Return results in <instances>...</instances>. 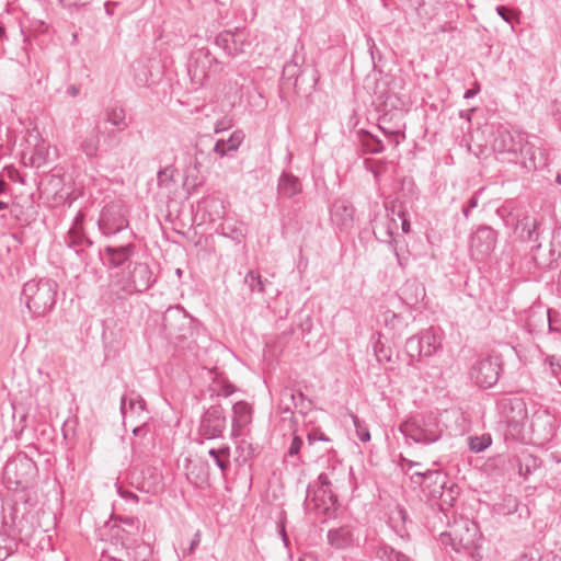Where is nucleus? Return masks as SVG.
<instances>
[{"instance_id":"a18cd8bd","label":"nucleus","mask_w":561,"mask_h":561,"mask_svg":"<svg viewBox=\"0 0 561 561\" xmlns=\"http://www.w3.org/2000/svg\"><path fill=\"white\" fill-rule=\"evenodd\" d=\"M478 204H479V192H477L476 194H473V195L469 198V201H468L467 205H465V206L462 207V214H463V216H465V218H466V219H468V218H469L470 211H471L473 208H476V207L478 206Z\"/></svg>"},{"instance_id":"39448f33","label":"nucleus","mask_w":561,"mask_h":561,"mask_svg":"<svg viewBox=\"0 0 561 561\" xmlns=\"http://www.w3.org/2000/svg\"><path fill=\"white\" fill-rule=\"evenodd\" d=\"M162 328L165 335L174 342L181 343L194 334L193 318L181 306L170 307L162 317Z\"/></svg>"},{"instance_id":"72a5a7b5","label":"nucleus","mask_w":561,"mask_h":561,"mask_svg":"<svg viewBox=\"0 0 561 561\" xmlns=\"http://www.w3.org/2000/svg\"><path fill=\"white\" fill-rule=\"evenodd\" d=\"M394 225H396L394 220H388L386 224H383L381 227H379V232L381 234H383V237H386V238H382L381 241L389 243V245L392 249V251L394 252L396 256L399 259V253L397 250L398 241L393 237V231H392V226H394Z\"/></svg>"},{"instance_id":"cd10ccee","label":"nucleus","mask_w":561,"mask_h":561,"mask_svg":"<svg viewBox=\"0 0 561 561\" xmlns=\"http://www.w3.org/2000/svg\"><path fill=\"white\" fill-rule=\"evenodd\" d=\"M208 455L214 459V462L225 477L227 470L230 468V447L224 445L219 448H210Z\"/></svg>"},{"instance_id":"2eb2a0df","label":"nucleus","mask_w":561,"mask_h":561,"mask_svg":"<svg viewBox=\"0 0 561 561\" xmlns=\"http://www.w3.org/2000/svg\"><path fill=\"white\" fill-rule=\"evenodd\" d=\"M495 230L488 226H481L471 236L470 251L476 260L482 261L492 253V251L495 249Z\"/></svg>"},{"instance_id":"7ed1b4c3","label":"nucleus","mask_w":561,"mask_h":561,"mask_svg":"<svg viewBox=\"0 0 561 561\" xmlns=\"http://www.w3.org/2000/svg\"><path fill=\"white\" fill-rule=\"evenodd\" d=\"M492 148L495 152L499 153H522L526 151V154H529L530 160L533 162V167L535 169L542 168L546 165V158L542 152H539L540 158L537 162V158L533 152L531 147H526L524 136L518 131H512L506 128H500L496 130L494 135V139L492 142Z\"/></svg>"},{"instance_id":"58836bf2","label":"nucleus","mask_w":561,"mask_h":561,"mask_svg":"<svg viewBox=\"0 0 561 561\" xmlns=\"http://www.w3.org/2000/svg\"><path fill=\"white\" fill-rule=\"evenodd\" d=\"M414 476L421 477L434 484H438L439 489H443L445 485V476L439 471L428 470L426 472H415Z\"/></svg>"},{"instance_id":"c03bdc74","label":"nucleus","mask_w":561,"mask_h":561,"mask_svg":"<svg viewBox=\"0 0 561 561\" xmlns=\"http://www.w3.org/2000/svg\"><path fill=\"white\" fill-rule=\"evenodd\" d=\"M416 14L423 20H431L433 16V12L426 9V3L424 0L417 1L414 5Z\"/></svg>"},{"instance_id":"20e7f679","label":"nucleus","mask_w":561,"mask_h":561,"mask_svg":"<svg viewBox=\"0 0 561 561\" xmlns=\"http://www.w3.org/2000/svg\"><path fill=\"white\" fill-rule=\"evenodd\" d=\"M399 431L407 440L411 439L416 444L424 445L437 442L443 433V428L435 416L403 422L400 424Z\"/></svg>"},{"instance_id":"a878e982","label":"nucleus","mask_w":561,"mask_h":561,"mask_svg":"<svg viewBox=\"0 0 561 561\" xmlns=\"http://www.w3.org/2000/svg\"><path fill=\"white\" fill-rule=\"evenodd\" d=\"M21 511L18 500L0 499V534L8 535L12 526V516Z\"/></svg>"},{"instance_id":"b1692460","label":"nucleus","mask_w":561,"mask_h":561,"mask_svg":"<svg viewBox=\"0 0 561 561\" xmlns=\"http://www.w3.org/2000/svg\"><path fill=\"white\" fill-rule=\"evenodd\" d=\"M252 420V409L244 401H238L232 407V434L238 435L239 432L247 426Z\"/></svg>"},{"instance_id":"0eeeda50","label":"nucleus","mask_w":561,"mask_h":561,"mask_svg":"<svg viewBox=\"0 0 561 561\" xmlns=\"http://www.w3.org/2000/svg\"><path fill=\"white\" fill-rule=\"evenodd\" d=\"M114 282L125 293H144L156 283V277L147 263H135L127 277Z\"/></svg>"},{"instance_id":"4d7b16f0","label":"nucleus","mask_w":561,"mask_h":561,"mask_svg":"<svg viewBox=\"0 0 561 561\" xmlns=\"http://www.w3.org/2000/svg\"><path fill=\"white\" fill-rule=\"evenodd\" d=\"M204 151L199 148L196 147V150H195V158H194V170L196 172H199V168L202 165L201 163V158L204 156Z\"/></svg>"},{"instance_id":"423d86ee","label":"nucleus","mask_w":561,"mask_h":561,"mask_svg":"<svg viewBox=\"0 0 561 561\" xmlns=\"http://www.w3.org/2000/svg\"><path fill=\"white\" fill-rule=\"evenodd\" d=\"M128 226L127 208L122 202H112L102 208L98 220V227L102 234L114 236Z\"/></svg>"},{"instance_id":"f8f14e48","label":"nucleus","mask_w":561,"mask_h":561,"mask_svg":"<svg viewBox=\"0 0 561 561\" xmlns=\"http://www.w3.org/2000/svg\"><path fill=\"white\" fill-rule=\"evenodd\" d=\"M442 346L440 337L432 330H426L420 335L407 340V352L411 357H428Z\"/></svg>"},{"instance_id":"338daca9","label":"nucleus","mask_w":561,"mask_h":561,"mask_svg":"<svg viewBox=\"0 0 561 561\" xmlns=\"http://www.w3.org/2000/svg\"><path fill=\"white\" fill-rule=\"evenodd\" d=\"M402 462L409 468L411 469L413 466H416L419 465L417 462H414L412 460H409V459H405V458H402Z\"/></svg>"},{"instance_id":"864d4df0","label":"nucleus","mask_w":561,"mask_h":561,"mask_svg":"<svg viewBox=\"0 0 561 561\" xmlns=\"http://www.w3.org/2000/svg\"><path fill=\"white\" fill-rule=\"evenodd\" d=\"M375 353H376V356H377V359L378 362H390L391 360V356L389 354H387L382 347H379V345H375Z\"/></svg>"},{"instance_id":"393cba45","label":"nucleus","mask_w":561,"mask_h":561,"mask_svg":"<svg viewBox=\"0 0 561 561\" xmlns=\"http://www.w3.org/2000/svg\"><path fill=\"white\" fill-rule=\"evenodd\" d=\"M300 180L291 173L283 172L278 179L277 194L283 198H291L301 193Z\"/></svg>"},{"instance_id":"aec40b11","label":"nucleus","mask_w":561,"mask_h":561,"mask_svg":"<svg viewBox=\"0 0 561 561\" xmlns=\"http://www.w3.org/2000/svg\"><path fill=\"white\" fill-rule=\"evenodd\" d=\"M399 295L404 305L413 308L425 298V287L416 279H409L400 288Z\"/></svg>"},{"instance_id":"f03ea898","label":"nucleus","mask_w":561,"mask_h":561,"mask_svg":"<svg viewBox=\"0 0 561 561\" xmlns=\"http://www.w3.org/2000/svg\"><path fill=\"white\" fill-rule=\"evenodd\" d=\"M37 474L36 463L25 454H18L4 467V479L10 489L27 490Z\"/></svg>"},{"instance_id":"c9c22d12","label":"nucleus","mask_w":561,"mask_h":561,"mask_svg":"<svg viewBox=\"0 0 561 561\" xmlns=\"http://www.w3.org/2000/svg\"><path fill=\"white\" fill-rule=\"evenodd\" d=\"M492 443L490 435L473 436L469 438V448L473 453L485 450Z\"/></svg>"},{"instance_id":"13d9d810","label":"nucleus","mask_w":561,"mask_h":561,"mask_svg":"<svg viewBox=\"0 0 561 561\" xmlns=\"http://www.w3.org/2000/svg\"><path fill=\"white\" fill-rule=\"evenodd\" d=\"M496 13L505 21V22H511V16H510V13L507 11V9L503 5H499L496 7Z\"/></svg>"},{"instance_id":"ea45409f","label":"nucleus","mask_w":561,"mask_h":561,"mask_svg":"<svg viewBox=\"0 0 561 561\" xmlns=\"http://www.w3.org/2000/svg\"><path fill=\"white\" fill-rule=\"evenodd\" d=\"M222 234L236 242H241L244 238L242 230L231 225L222 226Z\"/></svg>"},{"instance_id":"5fc2aeb1","label":"nucleus","mask_w":561,"mask_h":561,"mask_svg":"<svg viewBox=\"0 0 561 561\" xmlns=\"http://www.w3.org/2000/svg\"><path fill=\"white\" fill-rule=\"evenodd\" d=\"M318 481L320 483V488L319 489H330V486L332 484L331 480L329 478V474L325 473V472L319 474Z\"/></svg>"},{"instance_id":"4468645a","label":"nucleus","mask_w":561,"mask_h":561,"mask_svg":"<svg viewBox=\"0 0 561 561\" xmlns=\"http://www.w3.org/2000/svg\"><path fill=\"white\" fill-rule=\"evenodd\" d=\"M213 69H218V61L208 48L203 47L192 53L188 72L194 80L203 83Z\"/></svg>"},{"instance_id":"4be33fe9","label":"nucleus","mask_w":561,"mask_h":561,"mask_svg":"<svg viewBox=\"0 0 561 561\" xmlns=\"http://www.w3.org/2000/svg\"><path fill=\"white\" fill-rule=\"evenodd\" d=\"M328 542L335 549H346L354 543V531L351 526H341L330 529L327 535Z\"/></svg>"},{"instance_id":"774afa93","label":"nucleus","mask_w":561,"mask_h":561,"mask_svg":"<svg viewBox=\"0 0 561 561\" xmlns=\"http://www.w3.org/2000/svg\"><path fill=\"white\" fill-rule=\"evenodd\" d=\"M136 80H137V82H138L139 84H146V83H147V81H148V79H147V76H146V75H144V77L138 76V77L136 78Z\"/></svg>"},{"instance_id":"09e8293b","label":"nucleus","mask_w":561,"mask_h":561,"mask_svg":"<svg viewBox=\"0 0 561 561\" xmlns=\"http://www.w3.org/2000/svg\"><path fill=\"white\" fill-rule=\"evenodd\" d=\"M527 460L530 461L531 463L526 462L525 466L523 463H520L519 466V472L520 474H524L525 478L531 473L533 469L537 467L536 458L529 457Z\"/></svg>"},{"instance_id":"0e129e2a","label":"nucleus","mask_w":561,"mask_h":561,"mask_svg":"<svg viewBox=\"0 0 561 561\" xmlns=\"http://www.w3.org/2000/svg\"><path fill=\"white\" fill-rule=\"evenodd\" d=\"M401 226H402V231L404 233L410 232V229H411L410 221L405 217H402Z\"/></svg>"},{"instance_id":"e433bc0d","label":"nucleus","mask_w":561,"mask_h":561,"mask_svg":"<svg viewBox=\"0 0 561 561\" xmlns=\"http://www.w3.org/2000/svg\"><path fill=\"white\" fill-rule=\"evenodd\" d=\"M302 446H304L302 438L300 436H298V435H294L293 438H291V443L289 445V448L287 450V457H290V458L296 457L298 463L304 462L301 457H300V450H301Z\"/></svg>"},{"instance_id":"e2e57ef3","label":"nucleus","mask_w":561,"mask_h":561,"mask_svg":"<svg viewBox=\"0 0 561 561\" xmlns=\"http://www.w3.org/2000/svg\"><path fill=\"white\" fill-rule=\"evenodd\" d=\"M122 523H124L127 526L134 527V526H136V524H138V519H136L134 517H125V518H122Z\"/></svg>"},{"instance_id":"3c124183","label":"nucleus","mask_w":561,"mask_h":561,"mask_svg":"<svg viewBox=\"0 0 561 561\" xmlns=\"http://www.w3.org/2000/svg\"><path fill=\"white\" fill-rule=\"evenodd\" d=\"M229 127H231V121L230 119H227V118H224L221 121H218L216 124H215V129L214 131L216 134H219L224 130H227Z\"/></svg>"},{"instance_id":"2f4dec72","label":"nucleus","mask_w":561,"mask_h":561,"mask_svg":"<svg viewBox=\"0 0 561 561\" xmlns=\"http://www.w3.org/2000/svg\"><path fill=\"white\" fill-rule=\"evenodd\" d=\"M360 141L366 153H380L385 150L382 141L368 131L362 134Z\"/></svg>"},{"instance_id":"473e14b6","label":"nucleus","mask_w":561,"mask_h":561,"mask_svg":"<svg viewBox=\"0 0 561 561\" xmlns=\"http://www.w3.org/2000/svg\"><path fill=\"white\" fill-rule=\"evenodd\" d=\"M106 121L113 126H115L118 130H124L128 127L126 114L122 107L107 108Z\"/></svg>"},{"instance_id":"680f3d73","label":"nucleus","mask_w":561,"mask_h":561,"mask_svg":"<svg viewBox=\"0 0 561 561\" xmlns=\"http://www.w3.org/2000/svg\"><path fill=\"white\" fill-rule=\"evenodd\" d=\"M480 91L479 84L476 85L473 89H469L465 92L463 99H470L473 98L478 92Z\"/></svg>"},{"instance_id":"7c9ffc66","label":"nucleus","mask_w":561,"mask_h":561,"mask_svg":"<svg viewBox=\"0 0 561 561\" xmlns=\"http://www.w3.org/2000/svg\"><path fill=\"white\" fill-rule=\"evenodd\" d=\"M376 557L381 561H412L410 557L386 543L378 547Z\"/></svg>"},{"instance_id":"c85d7f7f","label":"nucleus","mask_w":561,"mask_h":561,"mask_svg":"<svg viewBox=\"0 0 561 561\" xmlns=\"http://www.w3.org/2000/svg\"><path fill=\"white\" fill-rule=\"evenodd\" d=\"M82 152L88 158L98 156L100 148V127L98 126L91 134L87 135L80 144Z\"/></svg>"},{"instance_id":"bb28decb","label":"nucleus","mask_w":561,"mask_h":561,"mask_svg":"<svg viewBox=\"0 0 561 561\" xmlns=\"http://www.w3.org/2000/svg\"><path fill=\"white\" fill-rule=\"evenodd\" d=\"M244 139L242 130H234L230 137L225 139H218L214 145L213 151L220 158L227 156L229 152L237 151Z\"/></svg>"},{"instance_id":"f3484780","label":"nucleus","mask_w":561,"mask_h":561,"mask_svg":"<svg viewBox=\"0 0 561 561\" xmlns=\"http://www.w3.org/2000/svg\"><path fill=\"white\" fill-rule=\"evenodd\" d=\"M215 44L231 57L245 53L250 47L244 31H225L215 38Z\"/></svg>"},{"instance_id":"412c9836","label":"nucleus","mask_w":561,"mask_h":561,"mask_svg":"<svg viewBox=\"0 0 561 561\" xmlns=\"http://www.w3.org/2000/svg\"><path fill=\"white\" fill-rule=\"evenodd\" d=\"M305 62L304 56H299L297 51L294 53L291 59L283 67L282 80L283 84L290 89H296L298 79L301 75V66Z\"/></svg>"},{"instance_id":"c756f323","label":"nucleus","mask_w":561,"mask_h":561,"mask_svg":"<svg viewBox=\"0 0 561 561\" xmlns=\"http://www.w3.org/2000/svg\"><path fill=\"white\" fill-rule=\"evenodd\" d=\"M243 283L252 294H264L266 285L271 284L267 279H263L257 272L252 270L245 274Z\"/></svg>"},{"instance_id":"5701e85b","label":"nucleus","mask_w":561,"mask_h":561,"mask_svg":"<svg viewBox=\"0 0 561 561\" xmlns=\"http://www.w3.org/2000/svg\"><path fill=\"white\" fill-rule=\"evenodd\" d=\"M354 208L343 201H336L331 207V219L341 229L348 228L353 222Z\"/></svg>"},{"instance_id":"79ce46f5","label":"nucleus","mask_w":561,"mask_h":561,"mask_svg":"<svg viewBox=\"0 0 561 561\" xmlns=\"http://www.w3.org/2000/svg\"><path fill=\"white\" fill-rule=\"evenodd\" d=\"M234 386L228 382L211 388L213 392H215L217 396H221L225 398L231 396L234 392Z\"/></svg>"},{"instance_id":"49530a36","label":"nucleus","mask_w":561,"mask_h":561,"mask_svg":"<svg viewBox=\"0 0 561 561\" xmlns=\"http://www.w3.org/2000/svg\"><path fill=\"white\" fill-rule=\"evenodd\" d=\"M158 184L160 186L167 187L173 180L172 174L170 173L169 169L165 168L163 170H160L157 175Z\"/></svg>"},{"instance_id":"a211bd4d","label":"nucleus","mask_w":561,"mask_h":561,"mask_svg":"<svg viewBox=\"0 0 561 561\" xmlns=\"http://www.w3.org/2000/svg\"><path fill=\"white\" fill-rule=\"evenodd\" d=\"M336 502L337 496L331 489L312 490L311 486L307 488L306 505L308 508L329 514L335 507Z\"/></svg>"},{"instance_id":"8fccbe9b","label":"nucleus","mask_w":561,"mask_h":561,"mask_svg":"<svg viewBox=\"0 0 561 561\" xmlns=\"http://www.w3.org/2000/svg\"><path fill=\"white\" fill-rule=\"evenodd\" d=\"M307 439H308L309 445H312L316 440H321V442L330 440V438L328 436H325L322 432H319V431L310 432L307 436Z\"/></svg>"},{"instance_id":"6e6d98bb","label":"nucleus","mask_w":561,"mask_h":561,"mask_svg":"<svg viewBox=\"0 0 561 561\" xmlns=\"http://www.w3.org/2000/svg\"><path fill=\"white\" fill-rule=\"evenodd\" d=\"M548 321H549V330L551 332H560L561 333V325H557V319L551 316L550 310H548Z\"/></svg>"},{"instance_id":"4c0bfd02","label":"nucleus","mask_w":561,"mask_h":561,"mask_svg":"<svg viewBox=\"0 0 561 561\" xmlns=\"http://www.w3.org/2000/svg\"><path fill=\"white\" fill-rule=\"evenodd\" d=\"M352 419H353V423H354V426H355V431H356V435L358 437V439L363 443H367L370 440V432L367 427V425H365L357 415H352Z\"/></svg>"},{"instance_id":"6e6552de","label":"nucleus","mask_w":561,"mask_h":561,"mask_svg":"<svg viewBox=\"0 0 561 561\" xmlns=\"http://www.w3.org/2000/svg\"><path fill=\"white\" fill-rule=\"evenodd\" d=\"M21 511L19 514L12 516V526L9 528L8 536L14 540L18 538L21 541L30 539L36 531L35 516L28 508V501L23 495L16 496Z\"/></svg>"},{"instance_id":"bf43d9fd","label":"nucleus","mask_w":561,"mask_h":561,"mask_svg":"<svg viewBox=\"0 0 561 561\" xmlns=\"http://www.w3.org/2000/svg\"><path fill=\"white\" fill-rule=\"evenodd\" d=\"M278 533H279V535H280V537H282V540H283L284 545H285L286 547H288V545H289V539H288V536H287V534H286L285 525H284L283 523H280V524L278 525Z\"/></svg>"},{"instance_id":"f257e3e1","label":"nucleus","mask_w":561,"mask_h":561,"mask_svg":"<svg viewBox=\"0 0 561 561\" xmlns=\"http://www.w3.org/2000/svg\"><path fill=\"white\" fill-rule=\"evenodd\" d=\"M58 284L50 278L31 279L22 288L21 300L33 317L48 313L56 305Z\"/></svg>"},{"instance_id":"f704fd0d","label":"nucleus","mask_w":561,"mask_h":561,"mask_svg":"<svg viewBox=\"0 0 561 561\" xmlns=\"http://www.w3.org/2000/svg\"><path fill=\"white\" fill-rule=\"evenodd\" d=\"M15 549V540L11 536L0 534V561L7 559Z\"/></svg>"},{"instance_id":"052dcab7","label":"nucleus","mask_w":561,"mask_h":561,"mask_svg":"<svg viewBox=\"0 0 561 561\" xmlns=\"http://www.w3.org/2000/svg\"><path fill=\"white\" fill-rule=\"evenodd\" d=\"M199 542H201V534H199V531H197L194 535V538L192 539V541L190 543V552H193L195 550V548L199 545Z\"/></svg>"},{"instance_id":"603ef678","label":"nucleus","mask_w":561,"mask_h":561,"mask_svg":"<svg viewBox=\"0 0 561 561\" xmlns=\"http://www.w3.org/2000/svg\"><path fill=\"white\" fill-rule=\"evenodd\" d=\"M283 398H288L290 399V401H293V403L295 404V407H297V402H296V399L298 398L299 400H304V394L301 392H298L297 396L295 394V392L290 389H286L284 390L283 392Z\"/></svg>"},{"instance_id":"ddd939ff","label":"nucleus","mask_w":561,"mask_h":561,"mask_svg":"<svg viewBox=\"0 0 561 561\" xmlns=\"http://www.w3.org/2000/svg\"><path fill=\"white\" fill-rule=\"evenodd\" d=\"M83 219V213L78 211L73 218L72 226L65 237V243L69 249L75 251V254L78 255L81 261H87L88 252L84 250V247H92L93 241L84 233Z\"/></svg>"},{"instance_id":"37998d69","label":"nucleus","mask_w":561,"mask_h":561,"mask_svg":"<svg viewBox=\"0 0 561 561\" xmlns=\"http://www.w3.org/2000/svg\"><path fill=\"white\" fill-rule=\"evenodd\" d=\"M187 479L196 486H201L206 483L207 476L205 472L195 473V468L187 472Z\"/></svg>"},{"instance_id":"6ab92c4d","label":"nucleus","mask_w":561,"mask_h":561,"mask_svg":"<svg viewBox=\"0 0 561 561\" xmlns=\"http://www.w3.org/2000/svg\"><path fill=\"white\" fill-rule=\"evenodd\" d=\"M134 243L119 247L106 245L103 251L100 252V255L105 266L108 268H117L129 261L134 254Z\"/></svg>"},{"instance_id":"9b49d317","label":"nucleus","mask_w":561,"mask_h":561,"mask_svg":"<svg viewBox=\"0 0 561 561\" xmlns=\"http://www.w3.org/2000/svg\"><path fill=\"white\" fill-rule=\"evenodd\" d=\"M226 416L220 405H211L201 417L198 435L204 439H215L226 428Z\"/></svg>"},{"instance_id":"9d476101","label":"nucleus","mask_w":561,"mask_h":561,"mask_svg":"<svg viewBox=\"0 0 561 561\" xmlns=\"http://www.w3.org/2000/svg\"><path fill=\"white\" fill-rule=\"evenodd\" d=\"M502 370V363L499 357H485L478 359L470 370V377L476 385L482 388L493 387Z\"/></svg>"},{"instance_id":"a19ab883","label":"nucleus","mask_w":561,"mask_h":561,"mask_svg":"<svg viewBox=\"0 0 561 561\" xmlns=\"http://www.w3.org/2000/svg\"><path fill=\"white\" fill-rule=\"evenodd\" d=\"M131 427V432L136 437L146 438L149 434V427L146 422H138L128 424Z\"/></svg>"},{"instance_id":"1a4fd4ad","label":"nucleus","mask_w":561,"mask_h":561,"mask_svg":"<svg viewBox=\"0 0 561 561\" xmlns=\"http://www.w3.org/2000/svg\"><path fill=\"white\" fill-rule=\"evenodd\" d=\"M478 539V526L472 522L457 524L448 534H442L443 543L449 542L456 552L470 550Z\"/></svg>"},{"instance_id":"de8ad7c7","label":"nucleus","mask_w":561,"mask_h":561,"mask_svg":"<svg viewBox=\"0 0 561 561\" xmlns=\"http://www.w3.org/2000/svg\"><path fill=\"white\" fill-rule=\"evenodd\" d=\"M379 128L382 130L385 135L390 136L393 139L396 146L399 145L401 139L404 138V134L400 130H388L381 125H379Z\"/></svg>"},{"instance_id":"dca6fc26","label":"nucleus","mask_w":561,"mask_h":561,"mask_svg":"<svg viewBox=\"0 0 561 561\" xmlns=\"http://www.w3.org/2000/svg\"><path fill=\"white\" fill-rule=\"evenodd\" d=\"M121 413L125 426L128 424L146 422V401L134 391L121 398Z\"/></svg>"},{"instance_id":"69168bd1","label":"nucleus","mask_w":561,"mask_h":561,"mask_svg":"<svg viewBox=\"0 0 561 561\" xmlns=\"http://www.w3.org/2000/svg\"><path fill=\"white\" fill-rule=\"evenodd\" d=\"M67 93L71 96H77L79 93V89L76 85H70L67 89Z\"/></svg>"}]
</instances>
